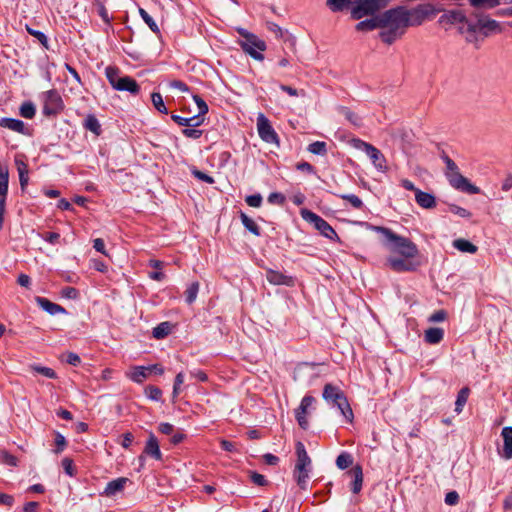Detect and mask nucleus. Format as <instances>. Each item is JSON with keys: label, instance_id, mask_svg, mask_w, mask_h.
<instances>
[{"label": "nucleus", "instance_id": "obj_1", "mask_svg": "<svg viewBox=\"0 0 512 512\" xmlns=\"http://www.w3.org/2000/svg\"><path fill=\"white\" fill-rule=\"evenodd\" d=\"M380 15L381 28L379 37L385 44L391 45L401 38L409 27L406 6H396Z\"/></svg>", "mask_w": 512, "mask_h": 512}, {"label": "nucleus", "instance_id": "obj_28", "mask_svg": "<svg viewBox=\"0 0 512 512\" xmlns=\"http://www.w3.org/2000/svg\"><path fill=\"white\" fill-rule=\"evenodd\" d=\"M9 173L8 168L0 164V201L6 202L8 193Z\"/></svg>", "mask_w": 512, "mask_h": 512}, {"label": "nucleus", "instance_id": "obj_36", "mask_svg": "<svg viewBox=\"0 0 512 512\" xmlns=\"http://www.w3.org/2000/svg\"><path fill=\"white\" fill-rule=\"evenodd\" d=\"M475 25H477V30L500 31L499 23L493 19H479Z\"/></svg>", "mask_w": 512, "mask_h": 512}, {"label": "nucleus", "instance_id": "obj_26", "mask_svg": "<svg viewBox=\"0 0 512 512\" xmlns=\"http://www.w3.org/2000/svg\"><path fill=\"white\" fill-rule=\"evenodd\" d=\"M355 28L357 31L360 32H367L377 28H381L380 15H376L370 19L360 21Z\"/></svg>", "mask_w": 512, "mask_h": 512}, {"label": "nucleus", "instance_id": "obj_37", "mask_svg": "<svg viewBox=\"0 0 512 512\" xmlns=\"http://www.w3.org/2000/svg\"><path fill=\"white\" fill-rule=\"evenodd\" d=\"M139 15L143 19V21L148 25V27L153 31L155 34L160 33V29L157 25V23L154 21V19L147 13V11L143 8H139L138 10Z\"/></svg>", "mask_w": 512, "mask_h": 512}, {"label": "nucleus", "instance_id": "obj_9", "mask_svg": "<svg viewBox=\"0 0 512 512\" xmlns=\"http://www.w3.org/2000/svg\"><path fill=\"white\" fill-rule=\"evenodd\" d=\"M300 214L306 222L313 224L315 229H317L324 237L331 240H339V237L333 227L319 215L308 209H302Z\"/></svg>", "mask_w": 512, "mask_h": 512}, {"label": "nucleus", "instance_id": "obj_42", "mask_svg": "<svg viewBox=\"0 0 512 512\" xmlns=\"http://www.w3.org/2000/svg\"><path fill=\"white\" fill-rule=\"evenodd\" d=\"M20 115L26 119H32L35 116L36 109L32 102H24L20 106Z\"/></svg>", "mask_w": 512, "mask_h": 512}, {"label": "nucleus", "instance_id": "obj_60", "mask_svg": "<svg viewBox=\"0 0 512 512\" xmlns=\"http://www.w3.org/2000/svg\"><path fill=\"white\" fill-rule=\"evenodd\" d=\"M55 443L57 446V449L55 450V452L60 453L61 451L64 450V448L66 446L65 437L63 435H61L60 433H57L56 437H55Z\"/></svg>", "mask_w": 512, "mask_h": 512}, {"label": "nucleus", "instance_id": "obj_46", "mask_svg": "<svg viewBox=\"0 0 512 512\" xmlns=\"http://www.w3.org/2000/svg\"><path fill=\"white\" fill-rule=\"evenodd\" d=\"M0 461L12 467L17 466L18 464V459L6 450H0Z\"/></svg>", "mask_w": 512, "mask_h": 512}, {"label": "nucleus", "instance_id": "obj_21", "mask_svg": "<svg viewBox=\"0 0 512 512\" xmlns=\"http://www.w3.org/2000/svg\"><path fill=\"white\" fill-rule=\"evenodd\" d=\"M144 453L156 460L162 459V453L159 448L158 440L153 433L149 434L148 440L144 448Z\"/></svg>", "mask_w": 512, "mask_h": 512}, {"label": "nucleus", "instance_id": "obj_35", "mask_svg": "<svg viewBox=\"0 0 512 512\" xmlns=\"http://www.w3.org/2000/svg\"><path fill=\"white\" fill-rule=\"evenodd\" d=\"M171 332V324L169 322H162L157 325L152 332V335L156 339H163Z\"/></svg>", "mask_w": 512, "mask_h": 512}, {"label": "nucleus", "instance_id": "obj_19", "mask_svg": "<svg viewBox=\"0 0 512 512\" xmlns=\"http://www.w3.org/2000/svg\"><path fill=\"white\" fill-rule=\"evenodd\" d=\"M415 201L423 209H433L436 207L435 196L420 189L416 190Z\"/></svg>", "mask_w": 512, "mask_h": 512}, {"label": "nucleus", "instance_id": "obj_24", "mask_svg": "<svg viewBox=\"0 0 512 512\" xmlns=\"http://www.w3.org/2000/svg\"><path fill=\"white\" fill-rule=\"evenodd\" d=\"M389 267L396 272L411 271L414 269L413 265L405 259L397 257H389L387 259Z\"/></svg>", "mask_w": 512, "mask_h": 512}, {"label": "nucleus", "instance_id": "obj_57", "mask_svg": "<svg viewBox=\"0 0 512 512\" xmlns=\"http://www.w3.org/2000/svg\"><path fill=\"white\" fill-rule=\"evenodd\" d=\"M268 202L271 204L283 205L285 202V197L281 193L273 192L268 196Z\"/></svg>", "mask_w": 512, "mask_h": 512}, {"label": "nucleus", "instance_id": "obj_23", "mask_svg": "<svg viewBox=\"0 0 512 512\" xmlns=\"http://www.w3.org/2000/svg\"><path fill=\"white\" fill-rule=\"evenodd\" d=\"M501 436L504 441L502 457L506 460L512 459V427H504Z\"/></svg>", "mask_w": 512, "mask_h": 512}, {"label": "nucleus", "instance_id": "obj_10", "mask_svg": "<svg viewBox=\"0 0 512 512\" xmlns=\"http://www.w3.org/2000/svg\"><path fill=\"white\" fill-rule=\"evenodd\" d=\"M242 50L250 55L253 59L262 61L264 59L263 51L267 46L264 40L260 39L257 35H247V40L239 42Z\"/></svg>", "mask_w": 512, "mask_h": 512}, {"label": "nucleus", "instance_id": "obj_58", "mask_svg": "<svg viewBox=\"0 0 512 512\" xmlns=\"http://www.w3.org/2000/svg\"><path fill=\"white\" fill-rule=\"evenodd\" d=\"M459 502V494L456 491H450L445 496V503L449 506H454Z\"/></svg>", "mask_w": 512, "mask_h": 512}, {"label": "nucleus", "instance_id": "obj_55", "mask_svg": "<svg viewBox=\"0 0 512 512\" xmlns=\"http://www.w3.org/2000/svg\"><path fill=\"white\" fill-rule=\"evenodd\" d=\"M245 201L249 206L258 208L262 204V196L260 194L249 195Z\"/></svg>", "mask_w": 512, "mask_h": 512}, {"label": "nucleus", "instance_id": "obj_41", "mask_svg": "<svg viewBox=\"0 0 512 512\" xmlns=\"http://www.w3.org/2000/svg\"><path fill=\"white\" fill-rule=\"evenodd\" d=\"M151 100H152L153 106L155 107V109L157 111H159L160 113H163V114L168 113V110L164 104L162 95L160 93L153 92L151 94Z\"/></svg>", "mask_w": 512, "mask_h": 512}, {"label": "nucleus", "instance_id": "obj_2", "mask_svg": "<svg viewBox=\"0 0 512 512\" xmlns=\"http://www.w3.org/2000/svg\"><path fill=\"white\" fill-rule=\"evenodd\" d=\"M375 231L381 233L390 250L397 252L405 258H414L418 255L417 246L408 238L395 234L392 230L385 227L375 226Z\"/></svg>", "mask_w": 512, "mask_h": 512}, {"label": "nucleus", "instance_id": "obj_53", "mask_svg": "<svg viewBox=\"0 0 512 512\" xmlns=\"http://www.w3.org/2000/svg\"><path fill=\"white\" fill-rule=\"evenodd\" d=\"M446 317H447L446 311L441 309V310H437L433 314H431L428 318V321L431 323L442 322L446 319Z\"/></svg>", "mask_w": 512, "mask_h": 512}, {"label": "nucleus", "instance_id": "obj_64", "mask_svg": "<svg viewBox=\"0 0 512 512\" xmlns=\"http://www.w3.org/2000/svg\"><path fill=\"white\" fill-rule=\"evenodd\" d=\"M43 239L51 244H56L60 239V234L56 232H48L43 236Z\"/></svg>", "mask_w": 512, "mask_h": 512}, {"label": "nucleus", "instance_id": "obj_45", "mask_svg": "<svg viewBox=\"0 0 512 512\" xmlns=\"http://www.w3.org/2000/svg\"><path fill=\"white\" fill-rule=\"evenodd\" d=\"M193 100L198 107V114L196 116H200V119L204 120V115L208 113V105L199 95H193Z\"/></svg>", "mask_w": 512, "mask_h": 512}, {"label": "nucleus", "instance_id": "obj_22", "mask_svg": "<svg viewBox=\"0 0 512 512\" xmlns=\"http://www.w3.org/2000/svg\"><path fill=\"white\" fill-rule=\"evenodd\" d=\"M348 474L353 478L351 483V491L354 494L360 493L363 485V470L362 467L357 464L348 472Z\"/></svg>", "mask_w": 512, "mask_h": 512}, {"label": "nucleus", "instance_id": "obj_61", "mask_svg": "<svg viewBox=\"0 0 512 512\" xmlns=\"http://www.w3.org/2000/svg\"><path fill=\"white\" fill-rule=\"evenodd\" d=\"M194 176L208 184H212L214 183V179L209 176L208 174L202 172V171H199V170H196L193 172Z\"/></svg>", "mask_w": 512, "mask_h": 512}, {"label": "nucleus", "instance_id": "obj_15", "mask_svg": "<svg viewBox=\"0 0 512 512\" xmlns=\"http://www.w3.org/2000/svg\"><path fill=\"white\" fill-rule=\"evenodd\" d=\"M315 399L310 395H306L302 398L300 406L297 408L295 416L299 426L306 430L309 427L307 419L308 409L312 406Z\"/></svg>", "mask_w": 512, "mask_h": 512}, {"label": "nucleus", "instance_id": "obj_56", "mask_svg": "<svg viewBox=\"0 0 512 512\" xmlns=\"http://www.w3.org/2000/svg\"><path fill=\"white\" fill-rule=\"evenodd\" d=\"M250 478L251 481L257 486H265L268 483L266 478L262 474H259L257 472H251Z\"/></svg>", "mask_w": 512, "mask_h": 512}, {"label": "nucleus", "instance_id": "obj_63", "mask_svg": "<svg viewBox=\"0 0 512 512\" xmlns=\"http://www.w3.org/2000/svg\"><path fill=\"white\" fill-rule=\"evenodd\" d=\"M66 362L70 365L77 366L80 364V357L73 352H69L66 356Z\"/></svg>", "mask_w": 512, "mask_h": 512}, {"label": "nucleus", "instance_id": "obj_39", "mask_svg": "<svg viewBox=\"0 0 512 512\" xmlns=\"http://www.w3.org/2000/svg\"><path fill=\"white\" fill-rule=\"evenodd\" d=\"M474 8L491 9L500 4V0H468Z\"/></svg>", "mask_w": 512, "mask_h": 512}, {"label": "nucleus", "instance_id": "obj_6", "mask_svg": "<svg viewBox=\"0 0 512 512\" xmlns=\"http://www.w3.org/2000/svg\"><path fill=\"white\" fill-rule=\"evenodd\" d=\"M323 398L327 402H331L336 405L345 419L349 422H352L354 417L353 411L350 407L347 397L339 387L330 383L326 384L323 389Z\"/></svg>", "mask_w": 512, "mask_h": 512}, {"label": "nucleus", "instance_id": "obj_54", "mask_svg": "<svg viewBox=\"0 0 512 512\" xmlns=\"http://www.w3.org/2000/svg\"><path fill=\"white\" fill-rule=\"evenodd\" d=\"M449 209H450V211L452 213H454V214H456V215H458V216H460L462 218H469V217H471V213L468 210H466L465 208H462L460 206H457L455 204H451L449 206Z\"/></svg>", "mask_w": 512, "mask_h": 512}, {"label": "nucleus", "instance_id": "obj_14", "mask_svg": "<svg viewBox=\"0 0 512 512\" xmlns=\"http://www.w3.org/2000/svg\"><path fill=\"white\" fill-rule=\"evenodd\" d=\"M257 130L264 142L279 145L278 135L264 114H259L257 117Z\"/></svg>", "mask_w": 512, "mask_h": 512}, {"label": "nucleus", "instance_id": "obj_43", "mask_svg": "<svg viewBox=\"0 0 512 512\" xmlns=\"http://www.w3.org/2000/svg\"><path fill=\"white\" fill-rule=\"evenodd\" d=\"M308 151L315 155H325L327 153V145L323 141H315L309 144Z\"/></svg>", "mask_w": 512, "mask_h": 512}, {"label": "nucleus", "instance_id": "obj_16", "mask_svg": "<svg viewBox=\"0 0 512 512\" xmlns=\"http://www.w3.org/2000/svg\"><path fill=\"white\" fill-rule=\"evenodd\" d=\"M266 279L270 284L273 285H285V286H293L294 279L291 276L285 275L280 271H276L273 269L266 270Z\"/></svg>", "mask_w": 512, "mask_h": 512}, {"label": "nucleus", "instance_id": "obj_7", "mask_svg": "<svg viewBox=\"0 0 512 512\" xmlns=\"http://www.w3.org/2000/svg\"><path fill=\"white\" fill-rule=\"evenodd\" d=\"M439 12L431 3L418 4L409 9L406 7L409 27L421 26L425 21L431 20Z\"/></svg>", "mask_w": 512, "mask_h": 512}, {"label": "nucleus", "instance_id": "obj_59", "mask_svg": "<svg viewBox=\"0 0 512 512\" xmlns=\"http://www.w3.org/2000/svg\"><path fill=\"white\" fill-rule=\"evenodd\" d=\"M62 466H63V469L66 472V474H68L69 476H74L75 470H74V467H73V460L72 459L67 458V457L64 458L62 460Z\"/></svg>", "mask_w": 512, "mask_h": 512}, {"label": "nucleus", "instance_id": "obj_30", "mask_svg": "<svg viewBox=\"0 0 512 512\" xmlns=\"http://www.w3.org/2000/svg\"><path fill=\"white\" fill-rule=\"evenodd\" d=\"M453 247L463 253L475 254L478 247L464 238H458L453 241Z\"/></svg>", "mask_w": 512, "mask_h": 512}, {"label": "nucleus", "instance_id": "obj_32", "mask_svg": "<svg viewBox=\"0 0 512 512\" xmlns=\"http://www.w3.org/2000/svg\"><path fill=\"white\" fill-rule=\"evenodd\" d=\"M83 126L86 130L91 131L96 136L101 134V125L95 115L89 114L84 120Z\"/></svg>", "mask_w": 512, "mask_h": 512}, {"label": "nucleus", "instance_id": "obj_4", "mask_svg": "<svg viewBox=\"0 0 512 512\" xmlns=\"http://www.w3.org/2000/svg\"><path fill=\"white\" fill-rule=\"evenodd\" d=\"M443 160L447 168L446 176L453 188L469 194H478L480 192L477 186L471 184L470 181L459 172L458 166L449 156L445 155Z\"/></svg>", "mask_w": 512, "mask_h": 512}, {"label": "nucleus", "instance_id": "obj_18", "mask_svg": "<svg viewBox=\"0 0 512 512\" xmlns=\"http://www.w3.org/2000/svg\"><path fill=\"white\" fill-rule=\"evenodd\" d=\"M0 127L9 129L13 132H17L23 135H29V130L26 128L25 123L22 120L15 118H1L0 119Z\"/></svg>", "mask_w": 512, "mask_h": 512}, {"label": "nucleus", "instance_id": "obj_62", "mask_svg": "<svg viewBox=\"0 0 512 512\" xmlns=\"http://www.w3.org/2000/svg\"><path fill=\"white\" fill-rule=\"evenodd\" d=\"M93 247L96 251L102 253L103 255H107V252L105 250V244H104V241L103 239L101 238H96L94 239L93 241Z\"/></svg>", "mask_w": 512, "mask_h": 512}, {"label": "nucleus", "instance_id": "obj_3", "mask_svg": "<svg viewBox=\"0 0 512 512\" xmlns=\"http://www.w3.org/2000/svg\"><path fill=\"white\" fill-rule=\"evenodd\" d=\"M295 450L297 459L293 470V478L300 489L306 490L312 469V460L302 442L298 441L296 443Z\"/></svg>", "mask_w": 512, "mask_h": 512}, {"label": "nucleus", "instance_id": "obj_25", "mask_svg": "<svg viewBox=\"0 0 512 512\" xmlns=\"http://www.w3.org/2000/svg\"><path fill=\"white\" fill-rule=\"evenodd\" d=\"M171 119L178 125L184 127H198L203 123V119H200V116L182 117L176 114H172Z\"/></svg>", "mask_w": 512, "mask_h": 512}, {"label": "nucleus", "instance_id": "obj_52", "mask_svg": "<svg viewBox=\"0 0 512 512\" xmlns=\"http://www.w3.org/2000/svg\"><path fill=\"white\" fill-rule=\"evenodd\" d=\"M182 134L187 138L198 139L202 136L203 132L193 127H186L182 130Z\"/></svg>", "mask_w": 512, "mask_h": 512}, {"label": "nucleus", "instance_id": "obj_8", "mask_svg": "<svg viewBox=\"0 0 512 512\" xmlns=\"http://www.w3.org/2000/svg\"><path fill=\"white\" fill-rule=\"evenodd\" d=\"M388 5V0H355L351 16L359 20L365 16L374 15Z\"/></svg>", "mask_w": 512, "mask_h": 512}, {"label": "nucleus", "instance_id": "obj_13", "mask_svg": "<svg viewBox=\"0 0 512 512\" xmlns=\"http://www.w3.org/2000/svg\"><path fill=\"white\" fill-rule=\"evenodd\" d=\"M352 142L355 148L365 151L377 169L381 170L385 167V159L379 149L360 139H353Z\"/></svg>", "mask_w": 512, "mask_h": 512}, {"label": "nucleus", "instance_id": "obj_5", "mask_svg": "<svg viewBox=\"0 0 512 512\" xmlns=\"http://www.w3.org/2000/svg\"><path fill=\"white\" fill-rule=\"evenodd\" d=\"M105 75L110 85L117 91H127L132 95H137L140 92L137 81L130 76H121L120 70L114 66L106 67Z\"/></svg>", "mask_w": 512, "mask_h": 512}, {"label": "nucleus", "instance_id": "obj_27", "mask_svg": "<svg viewBox=\"0 0 512 512\" xmlns=\"http://www.w3.org/2000/svg\"><path fill=\"white\" fill-rule=\"evenodd\" d=\"M444 330L439 327H431L425 331L424 340L429 344H438L443 340Z\"/></svg>", "mask_w": 512, "mask_h": 512}, {"label": "nucleus", "instance_id": "obj_33", "mask_svg": "<svg viewBox=\"0 0 512 512\" xmlns=\"http://www.w3.org/2000/svg\"><path fill=\"white\" fill-rule=\"evenodd\" d=\"M240 219L243 224V226L250 231L255 236L260 235V228L259 226L252 220L250 217H248L244 212L240 213Z\"/></svg>", "mask_w": 512, "mask_h": 512}, {"label": "nucleus", "instance_id": "obj_51", "mask_svg": "<svg viewBox=\"0 0 512 512\" xmlns=\"http://www.w3.org/2000/svg\"><path fill=\"white\" fill-rule=\"evenodd\" d=\"M27 31L30 35L34 36L35 38L38 39V41L44 46V47H48V39L46 37V35L41 32V31H38V30H34L32 28H29L27 27Z\"/></svg>", "mask_w": 512, "mask_h": 512}, {"label": "nucleus", "instance_id": "obj_34", "mask_svg": "<svg viewBox=\"0 0 512 512\" xmlns=\"http://www.w3.org/2000/svg\"><path fill=\"white\" fill-rule=\"evenodd\" d=\"M469 394H470V390H469L468 387H463L458 392L457 399H456V402H455V411L457 413L462 412L463 407L465 406V404H466V402L468 400Z\"/></svg>", "mask_w": 512, "mask_h": 512}, {"label": "nucleus", "instance_id": "obj_29", "mask_svg": "<svg viewBox=\"0 0 512 512\" xmlns=\"http://www.w3.org/2000/svg\"><path fill=\"white\" fill-rule=\"evenodd\" d=\"M15 164H16L17 171L19 174V181H20L21 189L24 190L25 187L28 185V181H29L28 165L23 160H19V159L15 160Z\"/></svg>", "mask_w": 512, "mask_h": 512}, {"label": "nucleus", "instance_id": "obj_49", "mask_svg": "<svg viewBox=\"0 0 512 512\" xmlns=\"http://www.w3.org/2000/svg\"><path fill=\"white\" fill-rule=\"evenodd\" d=\"M32 369L35 372H37V373H39V374H41V375H43V376H45L47 378H50V379H55L57 377L55 371L53 369L49 368V367L32 366Z\"/></svg>", "mask_w": 512, "mask_h": 512}, {"label": "nucleus", "instance_id": "obj_40", "mask_svg": "<svg viewBox=\"0 0 512 512\" xmlns=\"http://www.w3.org/2000/svg\"><path fill=\"white\" fill-rule=\"evenodd\" d=\"M199 286L198 282H193L187 287L185 291V298L188 304H192L196 300L199 292Z\"/></svg>", "mask_w": 512, "mask_h": 512}, {"label": "nucleus", "instance_id": "obj_44", "mask_svg": "<svg viewBox=\"0 0 512 512\" xmlns=\"http://www.w3.org/2000/svg\"><path fill=\"white\" fill-rule=\"evenodd\" d=\"M338 197L349 202L355 209H361L363 207L362 200L354 194H340Z\"/></svg>", "mask_w": 512, "mask_h": 512}, {"label": "nucleus", "instance_id": "obj_47", "mask_svg": "<svg viewBox=\"0 0 512 512\" xmlns=\"http://www.w3.org/2000/svg\"><path fill=\"white\" fill-rule=\"evenodd\" d=\"M145 394L149 399L154 401H159L162 397L161 389L153 385H149L145 388Z\"/></svg>", "mask_w": 512, "mask_h": 512}, {"label": "nucleus", "instance_id": "obj_50", "mask_svg": "<svg viewBox=\"0 0 512 512\" xmlns=\"http://www.w3.org/2000/svg\"><path fill=\"white\" fill-rule=\"evenodd\" d=\"M342 113L345 116V118L355 126H359L361 124V119L359 118V116L352 112L350 109L343 108Z\"/></svg>", "mask_w": 512, "mask_h": 512}, {"label": "nucleus", "instance_id": "obj_31", "mask_svg": "<svg viewBox=\"0 0 512 512\" xmlns=\"http://www.w3.org/2000/svg\"><path fill=\"white\" fill-rule=\"evenodd\" d=\"M149 375L147 366H135L131 372L127 374L133 382L142 383Z\"/></svg>", "mask_w": 512, "mask_h": 512}, {"label": "nucleus", "instance_id": "obj_17", "mask_svg": "<svg viewBox=\"0 0 512 512\" xmlns=\"http://www.w3.org/2000/svg\"><path fill=\"white\" fill-rule=\"evenodd\" d=\"M128 482H130V480L126 477H119L114 479L107 483L101 495L106 497H113L116 494L122 492Z\"/></svg>", "mask_w": 512, "mask_h": 512}, {"label": "nucleus", "instance_id": "obj_20", "mask_svg": "<svg viewBox=\"0 0 512 512\" xmlns=\"http://www.w3.org/2000/svg\"><path fill=\"white\" fill-rule=\"evenodd\" d=\"M36 303L47 313L50 315H56V314H64L66 313V310L64 307H62L59 304L53 303L47 298L43 297H36L35 298Z\"/></svg>", "mask_w": 512, "mask_h": 512}, {"label": "nucleus", "instance_id": "obj_38", "mask_svg": "<svg viewBox=\"0 0 512 512\" xmlns=\"http://www.w3.org/2000/svg\"><path fill=\"white\" fill-rule=\"evenodd\" d=\"M353 464V457L347 452H342L336 459V465L339 469L344 470Z\"/></svg>", "mask_w": 512, "mask_h": 512}, {"label": "nucleus", "instance_id": "obj_11", "mask_svg": "<svg viewBox=\"0 0 512 512\" xmlns=\"http://www.w3.org/2000/svg\"><path fill=\"white\" fill-rule=\"evenodd\" d=\"M440 24L458 25L467 24V32L471 36L477 31V25L470 22L461 10H450L439 18Z\"/></svg>", "mask_w": 512, "mask_h": 512}, {"label": "nucleus", "instance_id": "obj_12", "mask_svg": "<svg viewBox=\"0 0 512 512\" xmlns=\"http://www.w3.org/2000/svg\"><path fill=\"white\" fill-rule=\"evenodd\" d=\"M64 108L63 100L56 90H49L44 94L42 112L45 116H56Z\"/></svg>", "mask_w": 512, "mask_h": 512}, {"label": "nucleus", "instance_id": "obj_48", "mask_svg": "<svg viewBox=\"0 0 512 512\" xmlns=\"http://www.w3.org/2000/svg\"><path fill=\"white\" fill-rule=\"evenodd\" d=\"M350 0H327V6L333 11H342Z\"/></svg>", "mask_w": 512, "mask_h": 512}]
</instances>
